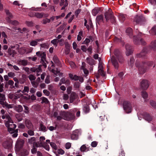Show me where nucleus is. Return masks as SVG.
Returning a JSON list of instances; mask_svg holds the SVG:
<instances>
[{"instance_id": "f257e3e1", "label": "nucleus", "mask_w": 156, "mask_h": 156, "mask_svg": "<svg viewBox=\"0 0 156 156\" xmlns=\"http://www.w3.org/2000/svg\"><path fill=\"white\" fill-rule=\"evenodd\" d=\"M135 64L136 66L138 68L139 73L143 74L146 72L148 67L153 65V62L151 61L143 62L140 63L139 61H136Z\"/></svg>"}, {"instance_id": "f03ea898", "label": "nucleus", "mask_w": 156, "mask_h": 156, "mask_svg": "<svg viewBox=\"0 0 156 156\" xmlns=\"http://www.w3.org/2000/svg\"><path fill=\"white\" fill-rule=\"evenodd\" d=\"M104 16L107 22H110L112 24H116L115 18L111 9H109L105 13Z\"/></svg>"}, {"instance_id": "7ed1b4c3", "label": "nucleus", "mask_w": 156, "mask_h": 156, "mask_svg": "<svg viewBox=\"0 0 156 156\" xmlns=\"http://www.w3.org/2000/svg\"><path fill=\"white\" fill-rule=\"evenodd\" d=\"M104 16L107 22H110L112 24H116L115 18L111 9H109L105 13Z\"/></svg>"}, {"instance_id": "20e7f679", "label": "nucleus", "mask_w": 156, "mask_h": 156, "mask_svg": "<svg viewBox=\"0 0 156 156\" xmlns=\"http://www.w3.org/2000/svg\"><path fill=\"white\" fill-rule=\"evenodd\" d=\"M123 106L124 110L127 113H131L132 107L131 103L127 101H124L123 103Z\"/></svg>"}, {"instance_id": "39448f33", "label": "nucleus", "mask_w": 156, "mask_h": 156, "mask_svg": "<svg viewBox=\"0 0 156 156\" xmlns=\"http://www.w3.org/2000/svg\"><path fill=\"white\" fill-rule=\"evenodd\" d=\"M149 51V48L148 47H144L139 53L136 54V56L137 58H141L144 57L147 54Z\"/></svg>"}, {"instance_id": "423d86ee", "label": "nucleus", "mask_w": 156, "mask_h": 156, "mask_svg": "<svg viewBox=\"0 0 156 156\" xmlns=\"http://www.w3.org/2000/svg\"><path fill=\"white\" fill-rule=\"evenodd\" d=\"M114 55L116 57L119 62L122 63L124 61V59L120 51L117 49L115 50L114 52Z\"/></svg>"}, {"instance_id": "0eeeda50", "label": "nucleus", "mask_w": 156, "mask_h": 156, "mask_svg": "<svg viewBox=\"0 0 156 156\" xmlns=\"http://www.w3.org/2000/svg\"><path fill=\"white\" fill-rule=\"evenodd\" d=\"M149 84L147 80L143 79L140 83V88L143 90H146L149 87Z\"/></svg>"}, {"instance_id": "6e6552de", "label": "nucleus", "mask_w": 156, "mask_h": 156, "mask_svg": "<svg viewBox=\"0 0 156 156\" xmlns=\"http://www.w3.org/2000/svg\"><path fill=\"white\" fill-rule=\"evenodd\" d=\"M24 143V141L23 140L20 139L17 140L16 145L17 149L18 151L20 150L23 147Z\"/></svg>"}, {"instance_id": "1a4fd4ad", "label": "nucleus", "mask_w": 156, "mask_h": 156, "mask_svg": "<svg viewBox=\"0 0 156 156\" xmlns=\"http://www.w3.org/2000/svg\"><path fill=\"white\" fill-rule=\"evenodd\" d=\"M111 61L112 64L115 68L118 69L119 67V65L118 60L116 57L114 56H112L111 58Z\"/></svg>"}, {"instance_id": "9d476101", "label": "nucleus", "mask_w": 156, "mask_h": 156, "mask_svg": "<svg viewBox=\"0 0 156 156\" xmlns=\"http://www.w3.org/2000/svg\"><path fill=\"white\" fill-rule=\"evenodd\" d=\"M125 47L126 51V55L128 56L131 55L133 52L132 47L129 44H126Z\"/></svg>"}, {"instance_id": "9b49d317", "label": "nucleus", "mask_w": 156, "mask_h": 156, "mask_svg": "<svg viewBox=\"0 0 156 156\" xmlns=\"http://www.w3.org/2000/svg\"><path fill=\"white\" fill-rule=\"evenodd\" d=\"M67 112L65 111H61L60 112V115L57 117V120H61L62 119H63L65 120L66 118Z\"/></svg>"}, {"instance_id": "f8f14e48", "label": "nucleus", "mask_w": 156, "mask_h": 156, "mask_svg": "<svg viewBox=\"0 0 156 156\" xmlns=\"http://www.w3.org/2000/svg\"><path fill=\"white\" fill-rule=\"evenodd\" d=\"M75 118V114L74 113H72L70 112H67L66 118L65 120H71Z\"/></svg>"}, {"instance_id": "ddd939ff", "label": "nucleus", "mask_w": 156, "mask_h": 156, "mask_svg": "<svg viewBox=\"0 0 156 156\" xmlns=\"http://www.w3.org/2000/svg\"><path fill=\"white\" fill-rule=\"evenodd\" d=\"M144 21V18L142 16L136 15L134 18L133 21L137 23H139Z\"/></svg>"}, {"instance_id": "4468645a", "label": "nucleus", "mask_w": 156, "mask_h": 156, "mask_svg": "<svg viewBox=\"0 0 156 156\" xmlns=\"http://www.w3.org/2000/svg\"><path fill=\"white\" fill-rule=\"evenodd\" d=\"M78 95L77 94L74 92H71L69 97L70 102L72 103L77 98Z\"/></svg>"}, {"instance_id": "2eb2a0df", "label": "nucleus", "mask_w": 156, "mask_h": 156, "mask_svg": "<svg viewBox=\"0 0 156 156\" xmlns=\"http://www.w3.org/2000/svg\"><path fill=\"white\" fill-rule=\"evenodd\" d=\"M3 147L5 149H9L12 146L11 142L9 141H6L2 143Z\"/></svg>"}, {"instance_id": "dca6fc26", "label": "nucleus", "mask_w": 156, "mask_h": 156, "mask_svg": "<svg viewBox=\"0 0 156 156\" xmlns=\"http://www.w3.org/2000/svg\"><path fill=\"white\" fill-rule=\"evenodd\" d=\"M65 44L66 48L65 52L66 55H68L70 52V45L68 42H65Z\"/></svg>"}, {"instance_id": "f3484780", "label": "nucleus", "mask_w": 156, "mask_h": 156, "mask_svg": "<svg viewBox=\"0 0 156 156\" xmlns=\"http://www.w3.org/2000/svg\"><path fill=\"white\" fill-rule=\"evenodd\" d=\"M37 56L41 57V59H44V60L46 58V54L45 52L41 53L40 51H38L36 53Z\"/></svg>"}, {"instance_id": "a211bd4d", "label": "nucleus", "mask_w": 156, "mask_h": 156, "mask_svg": "<svg viewBox=\"0 0 156 156\" xmlns=\"http://www.w3.org/2000/svg\"><path fill=\"white\" fill-rule=\"evenodd\" d=\"M25 122L26 126L28 129L30 130L33 129L34 128L33 126L30 121L27 120Z\"/></svg>"}, {"instance_id": "6ab92c4d", "label": "nucleus", "mask_w": 156, "mask_h": 156, "mask_svg": "<svg viewBox=\"0 0 156 156\" xmlns=\"http://www.w3.org/2000/svg\"><path fill=\"white\" fill-rule=\"evenodd\" d=\"M0 104L2 105L3 107H5L8 109L12 108V105L8 104L6 101H0Z\"/></svg>"}, {"instance_id": "aec40b11", "label": "nucleus", "mask_w": 156, "mask_h": 156, "mask_svg": "<svg viewBox=\"0 0 156 156\" xmlns=\"http://www.w3.org/2000/svg\"><path fill=\"white\" fill-rule=\"evenodd\" d=\"M53 59L54 62L57 64L58 66L60 67L61 66V64L57 56L55 55L53 58Z\"/></svg>"}, {"instance_id": "412c9836", "label": "nucleus", "mask_w": 156, "mask_h": 156, "mask_svg": "<svg viewBox=\"0 0 156 156\" xmlns=\"http://www.w3.org/2000/svg\"><path fill=\"white\" fill-rule=\"evenodd\" d=\"M87 62L90 65L93 66L95 64V61L91 58L87 57L86 59Z\"/></svg>"}, {"instance_id": "4be33fe9", "label": "nucleus", "mask_w": 156, "mask_h": 156, "mask_svg": "<svg viewBox=\"0 0 156 156\" xmlns=\"http://www.w3.org/2000/svg\"><path fill=\"white\" fill-rule=\"evenodd\" d=\"M96 21L97 23L99 24L103 22V16L102 15H100L97 16L96 18Z\"/></svg>"}, {"instance_id": "5701e85b", "label": "nucleus", "mask_w": 156, "mask_h": 156, "mask_svg": "<svg viewBox=\"0 0 156 156\" xmlns=\"http://www.w3.org/2000/svg\"><path fill=\"white\" fill-rule=\"evenodd\" d=\"M144 117L145 119L149 122L151 121L152 119V118L149 114L147 113H145L144 115Z\"/></svg>"}, {"instance_id": "b1692460", "label": "nucleus", "mask_w": 156, "mask_h": 156, "mask_svg": "<svg viewBox=\"0 0 156 156\" xmlns=\"http://www.w3.org/2000/svg\"><path fill=\"white\" fill-rule=\"evenodd\" d=\"M126 33L130 37H131L133 36V30L130 27L128 28L126 30Z\"/></svg>"}, {"instance_id": "393cba45", "label": "nucleus", "mask_w": 156, "mask_h": 156, "mask_svg": "<svg viewBox=\"0 0 156 156\" xmlns=\"http://www.w3.org/2000/svg\"><path fill=\"white\" fill-rule=\"evenodd\" d=\"M15 128H13L12 127H11L9 126L8 128V131L10 133H17L18 132V129H17L16 130L15 129Z\"/></svg>"}, {"instance_id": "a878e982", "label": "nucleus", "mask_w": 156, "mask_h": 156, "mask_svg": "<svg viewBox=\"0 0 156 156\" xmlns=\"http://www.w3.org/2000/svg\"><path fill=\"white\" fill-rule=\"evenodd\" d=\"M28 152L26 149H23L21 151L20 154L21 156H26L28 155Z\"/></svg>"}, {"instance_id": "bb28decb", "label": "nucleus", "mask_w": 156, "mask_h": 156, "mask_svg": "<svg viewBox=\"0 0 156 156\" xmlns=\"http://www.w3.org/2000/svg\"><path fill=\"white\" fill-rule=\"evenodd\" d=\"M8 53L10 55H12L13 57H14V55L16 54V51L15 50H12L11 49V48L8 49Z\"/></svg>"}, {"instance_id": "cd10ccee", "label": "nucleus", "mask_w": 156, "mask_h": 156, "mask_svg": "<svg viewBox=\"0 0 156 156\" xmlns=\"http://www.w3.org/2000/svg\"><path fill=\"white\" fill-rule=\"evenodd\" d=\"M140 40L137 37L134 36L133 37V42L134 44L136 45H139L140 44Z\"/></svg>"}, {"instance_id": "c85d7f7f", "label": "nucleus", "mask_w": 156, "mask_h": 156, "mask_svg": "<svg viewBox=\"0 0 156 156\" xmlns=\"http://www.w3.org/2000/svg\"><path fill=\"white\" fill-rule=\"evenodd\" d=\"M15 109L16 111L18 112H20L23 111V107L21 105H18L15 106Z\"/></svg>"}, {"instance_id": "c756f323", "label": "nucleus", "mask_w": 156, "mask_h": 156, "mask_svg": "<svg viewBox=\"0 0 156 156\" xmlns=\"http://www.w3.org/2000/svg\"><path fill=\"white\" fill-rule=\"evenodd\" d=\"M150 47L154 50H156V41H152Z\"/></svg>"}, {"instance_id": "7c9ffc66", "label": "nucleus", "mask_w": 156, "mask_h": 156, "mask_svg": "<svg viewBox=\"0 0 156 156\" xmlns=\"http://www.w3.org/2000/svg\"><path fill=\"white\" fill-rule=\"evenodd\" d=\"M34 145L36 147H44L43 145L42 144V142H40L39 141L37 142H33Z\"/></svg>"}, {"instance_id": "2f4dec72", "label": "nucleus", "mask_w": 156, "mask_h": 156, "mask_svg": "<svg viewBox=\"0 0 156 156\" xmlns=\"http://www.w3.org/2000/svg\"><path fill=\"white\" fill-rule=\"evenodd\" d=\"M98 73L102 77H105L106 75L105 72L101 68H100L98 70Z\"/></svg>"}, {"instance_id": "473e14b6", "label": "nucleus", "mask_w": 156, "mask_h": 156, "mask_svg": "<svg viewBox=\"0 0 156 156\" xmlns=\"http://www.w3.org/2000/svg\"><path fill=\"white\" fill-rule=\"evenodd\" d=\"M150 32L152 35H156V25H155L152 27L150 30Z\"/></svg>"}, {"instance_id": "72a5a7b5", "label": "nucleus", "mask_w": 156, "mask_h": 156, "mask_svg": "<svg viewBox=\"0 0 156 156\" xmlns=\"http://www.w3.org/2000/svg\"><path fill=\"white\" fill-rule=\"evenodd\" d=\"M83 110L85 113H88L89 112V107L87 105H84Z\"/></svg>"}, {"instance_id": "f704fd0d", "label": "nucleus", "mask_w": 156, "mask_h": 156, "mask_svg": "<svg viewBox=\"0 0 156 156\" xmlns=\"http://www.w3.org/2000/svg\"><path fill=\"white\" fill-rule=\"evenodd\" d=\"M44 13L36 12L35 13V16L38 18H42L44 16Z\"/></svg>"}, {"instance_id": "c9c22d12", "label": "nucleus", "mask_w": 156, "mask_h": 156, "mask_svg": "<svg viewBox=\"0 0 156 156\" xmlns=\"http://www.w3.org/2000/svg\"><path fill=\"white\" fill-rule=\"evenodd\" d=\"M40 99L42 101L41 102L42 103H44L46 104H48L49 103V102L48 101V99L45 97H42Z\"/></svg>"}, {"instance_id": "e433bc0d", "label": "nucleus", "mask_w": 156, "mask_h": 156, "mask_svg": "<svg viewBox=\"0 0 156 156\" xmlns=\"http://www.w3.org/2000/svg\"><path fill=\"white\" fill-rule=\"evenodd\" d=\"M39 128L41 131L44 132H45L47 130L46 127L42 123L40 124V127Z\"/></svg>"}, {"instance_id": "4c0bfd02", "label": "nucleus", "mask_w": 156, "mask_h": 156, "mask_svg": "<svg viewBox=\"0 0 156 156\" xmlns=\"http://www.w3.org/2000/svg\"><path fill=\"white\" fill-rule=\"evenodd\" d=\"M119 19L120 20L122 21H123L126 19V15H123L122 14H120L119 16Z\"/></svg>"}, {"instance_id": "58836bf2", "label": "nucleus", "mask_w": 156, "mask_h": 156, "mask_svg": "<svg viewBox=\"0 0 156 156\" xmlns=\"http://www.w3.org/2000/svg\"><path fill=\"white\" fill-rule=\"evenodd\" d=\"M71 138L72 139H76L77 138L78 135L76 132L74 133L71 135Z\"/></svg>"}, {"instance_id": "ea45409f", "label": "nucleus", "mask_w": 156, "mask_h": 156, "mask_svg": "<svg viewBox=\"0 0 156 156\" xmlns=\"http://www.w3.org/2000/svg\"><path fill=\"white\" fill-rule=\"evenodd\" d=\"M141 95L144 99L147 98L148 97L147 94L145 91H142L141 92Z\"/></svg>"}, {"instance_id": "a19ab883", "label": "nucleus", "mask_w": 156, "mask_h": 156, "mask_svg": "<svg viewBox=\"0 0 156 156\" xmlns=\"http://www.w3.org/2000/svg\"><path fill=\"white\" fill-rule=\"evenodd\" d=\"M80 86V83L77 81L74 83V87L76 89H79Z\"/></svg>"}, {"instance_id": "79ce46f5", "label": "nucleus", "mask_w": 156, "mask_h": 156, "mask_svg": "<svg viewBox=\"0 0 156 156\" xmlns=\"http://www.w3.org/2000/svg\"><path fill=\"white\" fill-rule=\"evenodd\" d=\"M36 140V138L35 137H31V138L28 139V143L30 144H32L33 142H34Z\"/></svg>"}, {"instance_id": "37998d69", "label": "nucleus", "mask_w": 156, "mask_h": 156, "mask_svg": "<svg viewBox=\"0 0 156 156\" xmlns=\"http://www.w3.org/2000/svg\"><path fill=\"white\" fill-rule=\"evenodd\" d=\"M0 101H4L5 100V98L4 94L0 93Z\"/></svg>"}, {"instance_id": "c03bdc74", "label": "nucleus", "mask_w": 156, "mask_h": 156, "mask_svg": "<svg viewBox=\"0 0 156 156\" xmlns=\"http://www.w3.org/2000/svg\"><path fill=\"white\" fill-rule=\"evenodd\" d=\"M26 23L28 27H32L34 26V23L32 21H26Z\"/></svg>"}, {"instance_id": "a18cd8bd", "label": "nucleus", "mask_w": 156, "mask_h": 156, "mask_svg": "<svg viewBox=\"0 0 156 156\" xmlns=\"http://www.w3.org/2000/svg\"><path fill=\"white\" fill-rule=\"evenodd\" d=\"M150 104L151 105L155 108H156V102L153 101H150Z\"/></svg>"}, {"instance_id": "49530a36", "label": "nucleus", "mask_w": 156, "mask_h": 156, "mask_svg": "<svg viewBox=\"0 0 156 156\" xmlns=\"http://www.w3.org/2000/svg\"><path fill=\"white\" fill-rule=\"evenodd\" d=\"M99 10L96 9H94L92 10V14L93 16H95L99 12Z\"/></svg>"}, {"instance_id": "de8ad7c7", "label": "nucleus", "mask_w": 156, "mask_h": 156, "mask_svg": "<svg viewBox=\"0 0 156 156\" xmlns=\"http://www.w3.org/2000/svg\"><path fill=\"white\" fill-rule=\"evenodd\" d=\"M37 44V42L36 40L32 41L30 43V44L32 46H35Z\"/></svg>"}, {"instance_id": "09e8293b", "label": "nucleus", "mask_w": 156, "mask_h": 156, "mask_svg": "<svg viewBox=\"0 0 156 156\" xmlns=\"http://www.w3.org/2000/svg\"><path fill=\"white\" fill-rule=\"evenodd\" d=\"M90 39L89 38H86L85 40L83 42L82 44H85L87 46H88V43L90 42Z\"/></svg>"}, {"instance_id": "8fccbe9b", "label": "nucleus", "mask_w": 156, "mask_h": 156, "mask_svg": "<svg viewBox=\"0 0 156 156\" xmlns=\"http://www.w3.org/2000/svg\"><path fill=\"white\" fill-rule=\"evenodd\" d=\"M142 45H145L147 44L146 42L143 38H141L140 39V43Z\"/></svg>"}, {"instance_id": "3c124183", "label": "nucleus", "mask_w": 156, "mask_h": 156, "mask_svg": "<svg viewBox=\"0 0 156 156\" xmlns=\"http://www.w3.org/2000/svg\"><path fill=\"white\" fill-rule=\"evenodd\" d=\"M72 90V87L71 86L68 87L67 89V92L68 94H71Z\"/></svg>"}, {"instance_id": "603ef678", "label": "nucleus", "mask_w": 156, "mask_h": 156, "mask_svg": "<svg viewBox=\"0 0 156 156\" xmlns=\"http://www.w3.org/2000/svg\"><path fill=\"white\" fill-rule=\"evenodd\" d=\"M35 147V146L33 145V148L31 150V152L33 154H35L37 152V149Z\"/></svg>"}, {"instance_id": "864d4df0", "label": "nucleus", "mask_w": 156, "mask_h": 156, "mask_svg": "<svg viewBox=\"0 0 156 156\" xmlns=\"http://www.w3.org/2000/svg\"><path fill=\"white\" fill-rule=\"evenodd\" d=\"M23 107H24L25 110V111H24V112L26 113L29 114V107L25 105H23Z\"/></svg>"}, {"instance_id": "5fc2aeb1", "label": "nucleus", "mask_w": 156, "mask_h": 156, "mask_svg": "<svg viewBox=\"0 0 156 156\" xmlns=\"http://www.w3.org/2000/svg\"><path fill=\"white\" fill-rule=\"evenodd\" d=\"M29 79L30 80H34L36 79V77L32 74H30L29 77Z\"/></svg>"}, {"instance_id": "6e6d98bb", "label": "nucleus", "mask_w": 156, "mask_h": 156, "mask_svg": "<svg viewBox=\"0 0 156 156\" xmlns=\"http://www.w3.org/2000/svg\"><path fill=\"white\" fill-rule=\"evenodd\" d=\"M130 66L132 67L133 65V63L134 62V60L133 58H131L130 60Z\"/></svg>"}, {"instance_id": "4d7b16f0", "label": "nucleus", "mask_w": 156, "mask_h": 156, "mask_svg": "<svg viewBox=\"0 0 156 156\" xmlns=\"http://www.w3.org/2000/svg\"><path fill=\"white\" fill-rule=\"evenodd\" d=\"M44 59H41L40 62L42 64V65L46 68L47 67V65L46 63L44 62Z\"/></svg>"}, {"instance_id": "13d9d810", "label": "nucleus", "mask_w": 156, "mask_h": 156, "mask_svg": "<svg viewBox=\"0 0 156 156\" xmlns=\"http://www.w3.org/2000/svg\"><path fill=\"white\" fill-rule=\"evenodd\" d=\"M42 21L43 22V23L45 24L47 23H50V22L51 20L50 19L46 18L45 19H43Z\"/></svg>"}, {"instance_id": "bf43d9fd", "label": "nucleus", "mask_w": 156, "mask_h": 156, "mask_svg": "<svg viewBox=\"0 0 156 156\" xmlns=\"http://www.w3.org/2000/svg\"><path fill=\"white\" fill-rule=\"evenodd\" d=\"M86 149V146L85 145H83L80 147V150L82 152H83L85 151Z\"/></svg>"}, {"instance_id": "052dcab7", "label": "nucleus", "mask_w": 156, "mask_h": 156, "mask_svg": "<svg viewBox=\"0 0 156 156\" xmlns=\"http://www.w3.org/2000/svg\"><path fill=\"white\" fill-rule=\"evenodd\" d=\"M71 144L69 142L66 143L65 145L66 148L67 149H69L71 147Z\"/></svg>"}, {"instance_id": "680f3d73", "label": "nucleus", "mask_w": 156, "mask_h": 156, "mask_svg": "<svg viewBox=\"0 0 156 156\" xmlns=\"http://www.w3.org/2000/svg\"><path fill=\"white\" fill-rule=\"evenodd\" d=\"M20 62H21L22 65L23 66H25L27 65V61L25 60H23Z\"/></svg>"}, {"instance_id": "e2e57ef3", "label": "nucleus", "mask_w": 156, "mask_h": 156, "mask_svg": "<svg viewBox=\"0 0 156 156\" xmlns=\"http://www.w3.org/2000/svg\"><path fill=\"white\" fill-rule=\"evenodd\" d=\"M58 39H54L53 40L51 41V43L53 44L54 45H57V41Z\"/></svg>"}, {"instance_id": "0e129e2a", "label": "nucleus", "mask_w": 156, "mask_h": 156, "mask_svg": "<svg viewBox=\"0 0 156 156\" xmlns=\"http://www.w3.org/2000/svg\"><path fill=\"white\" fill-rule=\"evenodd\" d=\"M27 133L30 136H33L34 135V132L32 129L28 131Z\"/></svg>"}, {"instance_id": "69168bd1", "label": "nucleus", "mask_w": 156, "mask_h": 156, "mask_svg": "<svg viewBox=\"0 0 156 156\" xmlns=\"http://www.w3.org/2000/svg\"><path fill=\"white\" fill-rule=\"evenodd\" d=\"M81 49L84 52H86L87 51V48L86 46L85 45H82L81 46Z\"/></svg>"}, {"instance_id": "338daca9", "label": "nucleus", "mask_w": 156, "mask_h": 156, "mask_svg": "<svg viewBox=\"0 0 156 156\" xmlns=\"http://www.w3.org/2000/svg\"><path fill=\"white\" fill-rule=\"evenodd\" d=\"M69 98L68 95L66 94H64L63 96V99L65 100H67Z\"/></svg>"}, {"instance_id": "774afa93", "label": "nucleus", "mask_w": 156, "mask_h": 156, "mask_svg": "<svg viewBox=\"0 0 156 156\" xmlns=\"http://www.w3.org/2000/svg\"><path fill=\"white\" fill-rule=\"evenodd\" d=\"M50 145L54 149H56L57 148L56 144L54 143L51 142L50 143Z\"/></svg>"}]
</instances>
